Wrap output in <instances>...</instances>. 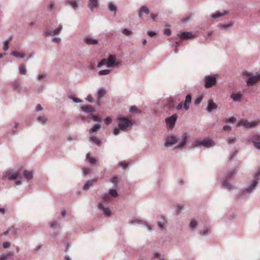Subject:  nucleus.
<instances>
[{
  "label": "nucleus",
  "mask_w": 260,
  "mask_h": 260,
  "mask_svg": "<svg viewBox=\"0 0 260 260\" xmlns=\"http://www.w3.org/2000/svg\"><path fill=\"white\" fill-rule=\"evenodd\" d=\"M191 95L190 94H187L185 97V100L184 103L182 102L179 103L177 106L176 109L180 110L182 109L183 106L184 109L187 111L189 109V105L191 102Z\"/></svg>",
  "instance_id": "obj_5"
},
{
  "label": "nucleus",
  "mask_w": 260,
  "mask_h": 260,
  "mask_svg": "<svg viewBox=\"0 0 260 260\" xmlns=\"http://www.w3.org/2000/svg\"><path fill=\"white\" fill-rule=\"evenodd\" d=\"M221 184L223 187L228 190H231L234 188L232 184L228 182V180L224 179V180L222 181Z\"/></svg>",
  "instance_id": "obj_23"
},
{
  "label": "nucleus",
  "mask_w": 260,
  "mask_h": 260,
  "mask_svg": "<svg viewBox=\"0 0 260 260\" xmlns=\"http://www.w3.org/2000/svg\"><path fill=\"white\" fill-rule=\"evenodd\" d=\"M97 181V178H94L91 180H88L83 186V189L84 190H87L91 186H92L93 183Z\"/></svg>",
  "instance_id": "obj_20"
},
{
  "label": "nucleus",
  "mask_w": 260,
  "mask_h": 260,
  "mask_svg": "<svg viewBox=\"0 0 260 260\" xmlns=\"http://www.w3.org/2000/svg\"><path fill=\"white\" fill-rule=\"evenodd\" d=\"M79 0H67L66 2L68 4L70 5L74 9L76 10L78 7L77 2Z\"/></svg>",
  "instance_id": "obj_24"
},
{
  "label": "nucleus",
  "mask_w": 260,
  "mask_h": 260,
  "mask_svg": "<svg viewBox=\"0 0 260 260\" xmlns=\"http://www.w3.org/2000/svg\"><path fill=\"white\" fill-rule=\"evenodd\" d=\"M217 77L218 75L216 74L205 77L204 79V81H205V87L206 88H209L214 86L216 82Z\"/></svg>",
  "instance_id": "obj_4"
},
{
  "label": "nucleus",
  "mask_w": 260,
  "mask_h": 260,
  "mask_svg": "<svg viewBox=\"0 0 260 260\" xmlns=\"http://www.w3.org/2000/svg\"><path fill=\"white\" fill-rule=\"evenodd\" d=\"M88 6L91 10H93L94 8L98 6V0H89Z\"/></svg>",
  "instance_id": "obj_29"
},
{
  "label": "nucleus",
  "mask_w": 260,
  "mask_h": 260,
  "mask_svg": "<svg viewBox=\"0 0 260 260\" xmlns=\"http://www.w3.org/2000/svg\"><path fill=\"white\" fill-rule=\"evenodd\" d=\"M110 181L113 183L116 184L118 181L117 178L116 177H114L110 179Z\"/></svg>",
  "instance_id": "obj_64"
},
{
  "label": "nucleus",
  "mask_w": 260,
  "mask_h": 260,
  "mask_svg": "<svg viewBox=\"0 0 260 260\" xmlns=\"http://www.w3.org/2000/svg\"><path fill=\"white\" fill-rule=\"evenodd\" d=\"M235 173H236L235 170H231V171L228 172L225 176L224 179L229 180V179H231L234 176Z\"/></svg>",
  "instance_id": "obj_33"
},
{
  "label": "nucleus",
  "mask_w": 260,
  "mask_h": 260,
  "mask_svg": "<svg viewBox=\"0 0 260 260\" xmlns=\"http://www.w3.org/2000/svg\"><path fill=\"white\" fill-rule=\"evenodd\" d=\"M183 210V207L181 205H177L176 208L175 212L176 215H179Z\"/></svg>",
  "instance_id": "obj_44"
},
{
  "label": "nucleus",
  "mask_w": 260,
  "mask_h": 260,
  "mask_svg": "<svg viewBox=\"0 0 260 260\" xmlns=\"http://www.w3.org/2000/svg\"><path fill=\"white\" fill-rule=\"evenodd\" d=\"M225 13V12H224L223 13L217 12L215 13L214 14H213L212 15V17L213 18H217L219 17H221L222 16L224 15Z\"/></svg>",
  "instance_id": "obj_41"
},
{
  "label": "nucleus",
  "mask_w": 260,
  "mask_h": 260,
  "mask_svg": "<svg viewBox=\"0 0 260 260\" xmlns=\"http://www.w3.org/2000/svg\"><path fill=\"white\" fill-rule=\"evenodd\" d=\"M38 122L42 124H45L47 122V118L45 115L40 116L37 118Z\"/></svg>",
  "instance_id": "obj_26"
},
{
  "label": "nucleus",
  "mask_w": 260,
  "mask_h": 260,
  "mask_svg": "<svg viewBox=\"0 0 260 260\" xmlns=\"http://www.w3.org/2000/svg\"><path fill=\"white\" fill-rule=\"evenodd\" d=\"M46 77V75L45 73H40L38 74L37 79L38 80H42L44 79Z\"/></svg>",
  "instance_id": "obj_55"
},
{
  "label": "nucleus",
  "mask_w": 260,
  "mask_h": 260,
  "mask_svg": "<svg viewBox=\"0 0 260 260\" xmlns=\"http://www.w3.org/2000/svg\"><path fill=\"white\" fill-rule=\"evenodd\" d=\"M85 42L88 45L96 44L98 41L95 40L90 38H86L84 39Z\"/></svg>",
  "instance_id": "obj_30"
},
{
  "label": "nucleus",
  "mask_w": 260,
  "mask_h": 260,
  "mask_svg": "<svg viewBox=\"0 0 260 260\" xmlns=\"http://www.w3.org/2000/svg\"><path fill=\"white\" fill-rule=\"evenodd\" d=\"M259 81H260V72L254 75L252 74L250 77L247 78L246 80V84L248 86L253 85Z\"/></svg>",
  "instance_id": "obj_7"
},
{
  "label": "nucleus",
  "mask_w": 260,
  "mask_h": 260,
  "mask_svg": "<svg viewBox=\"0 0 260 260\" xmlns=\"http://www.w3.org/2000/svg\"><path fill=\"white\" fill-rule=\"evenodd\" d=\"M8 258L13 257L14 255V252H9L8 253H5Z\"/></svg>",
  "instance_id": "obj_63"
},
{
  "label": "nucleus",
  "mask_w": 260,
  "mask_h": 260,
  "mask_svg": "<svg viewBox=\"0 0 260 260\" xmlns=\"http://www.w3.org/2000/svg\"><path fill=\"white\" fill-rule=\"evenodd\" d=\"M12 54L16 57L21 58L24 57L25 56V54L18 51H13L12 52Z\"/></svg>",
  "instance_id": "obj_35"
},
{
  "label": "nucleus",
  "mask_w": 260,
  "mask_h": 260,
  "mask_svg": "<svg viewBox=\"0 0 260 260\" xmlns=\"http://www.w3.org/2000/svg\"><path fill=\"white\" fill-rule=\"evenodd\" d=\"M59 226V224L57 221H53L50 224V228L56 229Z\"/></svg>",
  "instance_id": "obj_51"
},
{
  "label": "nucleus",
  "mask_w": 260,
  "mask_h": 260,
  "mask_svg": "<svg viewBox=\"0 0 260 260\" xmlns=\"http://www.w3.org/2000/svg\"><path fill=\"white\" fill-rule=\"evenodd\" d=\"M119 166L123 169H125L127 167V164L126 162L122 161L119 163Z\"/></svg>",
  "instance_id": "obj_59"
},
{
  "label": "nucleus",
  "mask_w": 260,
  "mask_h": 260,
  "mask_svg": "<svg viewBox=\"0 0 260 260\" xmlns=\"http://www.w3.org/2000/svg\"><path fill=\"white\" fill-rule=\"evenodd\" d=\"M19 70V73L22 75L25 74L26 72V70L25 68V66H20Z\"/></svg>",
  "instance_id": "obj_50"
},
{
  "label": "nucleus",
  "mask_w": 260,
  "mask_h": 260,
  "mask_svg": "<svg viewBox=\"0 0 260 260\" xmlns=\"http://www.w3.org/2000/svg\"><path fill=\"white\" fill-rule=\"evenodd\" d=\"M260 176V168L258 171L254 175V178L255 180H253L249 186L246 188L242 192V194H244L245 193H251L256 187L258 184V180H259V177Z\"/></svg>",
  "instance_id": "obj_3"
},
{
  "label": "nucleus",
  "mask_w": 260,
  "mask_h": 260,
  "mask_svg": "<svg viewBox=\"0 0 260 260\" xmlns=\"http://www.w3.org/2000/svg\"><path fill=\"white\" fill-rule=\"evenodd\" d=\"M178 36L182 39H187L192 38L193 36L191 32H184L178 35Z\"/></svg>",
  "instance_id": "obj_25"
},
{
  "label": "nucleus",
  "mask_w": 260,
  "mask_h": 260,
  "mask_svg": "<svg viewBox=\"0 0 260 260\" xmlns=\"http://www.w3.org/2000/svg\"><path fill=\"white\" fill-rule=\"evenodd\" d=\"M104 121L107 125H109L111 123L112 119L110 117H107L105 119Z\"/></svg>",
  "instance_id": "obj_60"
},
{
  "label": "nucleus",
  "mask_w": 260,
  "mask_h": 260,
  "mask_svg": "<svg viewBox=\"0 0 260 260\" xmlns=\"http://www.w3.org/2000/svg\"><path fill=\"white\" fill-rule=\"evenodd\" d=\"M195 146H203L206 148H210L215 145L214 141L209 138H205L202 140L196 141Z\"/></svg>",
  "instance_id": "obj_2"
},
{
  "label": "nucleus",
  "mask_w": 260,
  "mask_h": 260,
  "mask_svg": "<svg viewBox=\"0 0 260 260\" xmlns=\"http://www.w3.org/2000/svg\"><path fill=\"white\" fill-rule=\"evenodd\" d=\"M2 245L4 248H8L11 246V243L9 242H4Z\"/></svg>",
  "instance_id": "obj_57"
},
{
  "label": "nucleus",
  "mask_w": 260,
  "mask_h": 260,
  "mask_svg": "<svg viewBox=\"0 0 260 260\" xmlns=\"http://www.w3.org/2000/svg\"><path fill=\"white\" fill-rule=\"evenodd\" d=\"M157 224L158 226L159 230H162L164 228L165 223L164 222L158 221Z\"/></svg>",
  "instance_id": "obj_56"
},
{
  "label": "nucleus",
  "mask_w": 260,
  "mask_h": 260,
  "mask_svg": "<svg viewBox=\"0 0 260 260\" xmlns=\"http://www.w3.org/2000/svg\"><path fill=\"white\" fill-rule=\"evenodd\" d=\"M242 96L240 92L233 93L231 95V99L235 102L241 101Z\"/></svg>",
  "instance_id": "obj_19"
},
{
  "label": "nucleus",
  "mask_w": 260,
  "mask_h": 260,
  "mask_svg": "<svg viewBox=\"0 0 260 260\" xmlns=\"http://www.w3.org/2000/svg\"><path fill=\"white\" fill-rule=\"evenodd\" d=\"M111 198L109 194H104L103 195L102 200L101 201L100 203H102L105 202H108L110 200Z\"/></svg>",
  "instance_id": "obj_39"
},
{
  "label": "nucleus",
  "mask_w": 260,
  "mask_h": 260,
  "mask_svg": "<svg viewBox=\"0 0 260 260\" xmlns=\"http://www.w3.org/2000/svg\"><path fill=\"white\" fill-rule=\"evenodd\" d=\"M253 145L256 149L260 150V141L256 143H254Z\"/></svg>",
  "instance_id": "obj_62"
},
{
  "label": "nucleus",
  "mask_w": 260,
  "mask_h": 260,
  "mask_svg": "<svg viewBox=\"0 0 260 260\" xmlns=\"http://www.w3.org/2000/svg\"><path fill=\"white\" fill-rule=\"evenodd\" d=\"M106 94V90L104 88H100L98 92V98L99 99L103 98Z\"/></svg>",
  "instance_id": "obj_34"
},
{
  "label": "nucleus",
  "mask_w": 260,
  "mask_h": 260,
  "mask_svg": "<svg viewBox=\"0 0 260 260\" xmlns=\"http://www.w3.org/2000/svg\"><path fill=\"white\" fill-rule=\"evenodd\" d=\"M108 69L99 71L98 75L99 76H103L109 74L116 66H107Z\"/></svg>",
  "instance_id": "obj_17"
},
{
  "label": "nucleus",
  "mask_w": 260,
  "mask_h": 260,
  "mask_svg": "<svg viewBox=\"0 0 260 260\" xmlns=\"http://www.w3.org/2000/svg\"><path fill=\"white\" fill-rule=\"evenodd\" d=\"M259 121L254 120L253 121L249 122L248 121H242L239 122V124L243 125L247 128L255 127L258 124Z\"/></svg>",
  "instance_id": "obj_9"
},
{
  "label": "nucleus",
  "mask_w": 260,
  "mask_h": 260,
  "mask_svg": "<svg viewBox=\"0 0 260 260\" xmlns=\"http://www.w3.org/2000/svg\"><path fill=\"white\" fill-rule=\"evenodd\" d=\"M82 171H83V174L84 176L88 175L90 172V170L87 168H84V169H83Z\"/></svg>",
  "instance_id": "obj_58"
},
{
  "label": "nucleus",
  "mask_w": 260,
  "mask_h": 260,
  "mask_svg": "<svg viewBox=\"0 0 260 260\" xmlns=\"http://www.w3.org/2000/svg\"><path fill=\"white\" fill-rule=\"evenodd\" d=\"M179 139L176 136H172L170 137H168L166 139L165 146L168 147L170 145H173L179 141Z\"/></svg>",
  "instance_id": "obj_10"
},
{
  "label": "nucleus",
  "mask_w": 260,
  "mask_h": 260,
  "mask_svg": "<svg viewBox=\"0 0 260 260\" xmlns=\"http://www.w3.org/2000/svg\"><path fill=\"white\" fill-rule=\"evenodd\" d=\"M24 177L28 181L31 180L33 178V171L24 170L23 173Z\"/></svg>",
  "instance_id": "obj_21"
},
{
  "label": "nucleus",
  "mask_w": 260,
  "mask_h": 260,
  "mask_svg": "<svg viewBox=\"0 0 260 260\" xmlns=\"http://www.w3.org/2000/svg\"><path fill=\"white\" fill-rule=\"evenodd\" d=\"M116 61V56L114 55H110L108 59H103L99 62L98 65H115Z\"/></svg>",
  "instance_id": "obj_6"
},
{
  "label": "nucleus",
  "mask_w": 260,
  "mask_h": 260,
  "mask_svg": "<svg viewBox=\"0 0 260 260\" xmlns=\"http://www.w3.org/2000/svg\"><path fill=\"white\" fill-rule=\"evenodd\" d=\"M69 98L71 100H73V101L75 102V103H78L81 102V100L79 99H78L77 98H76V97H74L73 96H72V95L70 96Z\"/></svg>",
  "instance_id": "obj_54"
},
{
  "label": "nucleus",
  "mask_w": 260,
  "mask_h": 260,
  "mask_svg": "<svg viewBox=\"0 0 260 260\" xmlns=\"http://www.w3.org/2000/svg\"><path fill=\"white\" fill-rule=\"evenodd\" d=\"M86 159L90 164H95L96 162V159H95L94 158L90 157V155L89 154H87L86 155Z\"/></svg>",
  "instance_id": "obj_40"
},
{
  "label": "nucleus",
  "mask_w": 260,
  "mask_h": 260,
  "mask_svg": "<svg viewBox=\"0 0 260 260\" xmlns=\"http://www.w3.org/2000/svg\"><path fill=\"white\" fill-rule=\"evenodd\" d=\"M181 142L177 146V148L179 149H182L186 145L188 138V135L186 133H184L181 135Z\"/></svg>",
  "instance_id": "obj_14"
},
{
  "label": "nucleus",
  "mask_w": 260,
  "mask_h": 260,
  "mask_svg": "<svg viewBox=\"0 0 260 260\" xmlns=\"http://www.w3.org/2000/svg\"><path fill=\"white\" fill-rule=\"evenodd\" d=\"M101 128V125L100 123H97L89 129V132L90 134H92L94 132L100 130Z\"/></svg>",
  "instance_id": "obj_28"
},
{
  "label": "nucleus",
  "mask_w": 260,
  "mask_h": 260,
  "mask_svg": "<svg viewBox=\"0 0 260 260\" xmlns=\"http://www.w3.org/2000/svg\"><path fill=\"white\" fill-rule=\"evenodd\" d=\"M94 110V108L91 105H86L81 107L82 112H87L90 114H92Z\"/></svg>",
  "instance_id": "obj_22"
},
{
  "label": "nucleus",
  "mask_w": 260,
  "mask_h": 260,
  "mask_svg": "<svg viewBox=\"0 0 260 260\" xmlns=\"http://www.w3.org/2000/svg\"><path fill=\"white\" fill-rule=\"evenodd\" d=\"M122 33L126 36H129L132 34V32L131 30L126 28L123 29Z\"/></svg>",
  "instance_id": "obj_53"
},
{
  "label": "nucleus",
  "mask_w": 260,
  "mask_h": 260,
  "mask_svg": "<svg viewBox=\"0 0 260 260\" xmlns=\"http://www.w3.org/2000/svg\"><path fill=\"white\" fill-rule=\"evenodd\" d=\"M10 233H11L13 235H15L16 233V230L14 226H12L9 228L7 231L3 233L1 235L6 236L8 235Z\"/></svg>",
  "instance_id": "obj_27"
},
{
  "label": "nucleus",
  "mask_w": 260,
  "mask_h": 260,
  "mask_svg": "<svg viewBox=\"0 0 260 260\" xmlns=\"http://www.w3.org/2000/svg\"><path fill=\"white\" fill-rule=\"evenodd\" d=\"M217 108V105L213 100H210L208 101V106L206 109L207 112L210 113L213 110H216Z\"/></svg>",
  "instance_id": "obj_13"
},
{
  "label": "nucleus",
  "mask_w": 260,
  "mask_h": 260,
  "mask_svg": "<svg viewBox=\"0 0 260 260\" xmlns=\"http://www.w3.org/2000/svg\"><path fill=\"white\" fill-rule=\"evenodd\" d=\"M89 141L98 145H99L101 143V140H100L98 138L94 136H91L89 138Z\"/></svg>",
  "instance_id": "obj_31"
},
{
  "label": "nucleus",
  "mask_w": 260,
  "mask_h": 260,
  "mask_svg": "<svg viewBox=\"0 0 260 260\" xmlns=\"http://www.w3.org/2000/svg\"><path fill=\"white\" fill-rule=\"evenodd\" d=\"M149 12V9L146 6H142L141 7L140 11L139 12V16L140 17H142V14L143 13L148 14Z\"/></svg>",
  "instance_id": "obj_32"
},
{
  "label": "nucleus",
  "mask_w": 260,
  "mask_h": 260,
  "mask_svg": "<svg viewBox=\"0 0 260 260\" xmlns=\"http://www.w3.org/2000/svg\"><path fill=\"white\" fill-rule=\"evenodd\" d=\"M5 176L8 180H13L19 178V172L15 171L13 173L11 171H9L6 173Z\"/></svg>",
  "instance_id": "obj_11"
},
{
  "label": "nucleus",
  "mask_w": 260,
  "mask_h": 260,
  "mask_svg": "<svg viewBox=\"0 0 260 260\" xmlns=\"http://www.w3.org/2000/svg\"><path fill=\"white\" fill-rule=\"evenodd\" d=\"M109 8L110 11H116V6L112 4V3H110L109 4Z\"/></svg>",
  "instance_id": "obj_49"
},
{
  "label": "nucleus",
  "mask_w": 260,
  "mask_h": 260,
  "mask_svg": "<svg viewBox=\"0 0 260 260\" xmlns=\"http://www.w3.org/2000/svg\"><path fill=\"white\" fill-rule=\"evenodd\" d=\"M236 139L235 137H230L227 139L228 143L229 144H232L235 143Z\"/></svg>",
  "instance_id": "obj_47"
},
{
  "label": "nucleus",
  "mask_w": 260,
  "mask_h": 260,
  "mask_svg": "<svg viewBox=\"0 0 260 260\" xmlns=\"http://www.w3.org/2000/svg\"><path fill=\"white\" fill-rule=\"evenodd\" d=\"M13 88L14 90L19 91L20 89V84L18 81H15L13 83Z\"/></svg>",
  "instance_id": "obj_37"
},
{
  "label": "nucleus",
  "mask_w": 260,
  "mask_h": 260,
  "mask_svg": "<svg viewBox=\"0 0 260 260\" xmlns=\"http://www.w3.org/2000/svg\"><path fill=\"white\" fill-rule=\"evenodd\" d=\"M61 29H62V25H59L58 26V27L56 29L54 30L53 31H51V30L47 31L46 32V35L53 36L58 34L60 32Z\"/></svg>",
  "instance_id": "obj_18"
},
{
  "label": "nucleus",
  "mask_w": 260,
  "mask_h": 260,
  "mask_svg": "<svg viewBox=\"0 0 260 260\" xmlns=\"http://www.w3.org/2000/svg\"><path fill=\"white\" fill-rule=\"evenodd\" d=\"M99 209L103 211L104 214L106 216H110L111 215V212L108 207H105L102 203H100L98 205Z\"/></svg>",
  "instance_id": "obj_16"
},
{
  "label": "nucleus",
  "mask_w": 260,
  "mask_h": 260,
  "mask_svg": "<svg viewBox=\"0 0 260 260\" xmlns=\"http://www.w3.org/2000/svg\"><path fill=\"white\" fill-rule=\"evenodd\" d=\"M177 117V115L176 114H174L171 116L166 118L165 121L168 126H169L170 128L174 127Z\"/></svg>",
  "instance_id": "obj_8"
},
{
  "label": "nucleus",
  "mask_w": 260,
  "mask_h": 260,
  "mask_svg": "<svg viewBox=\"0 0 260 260\" xmlns=\"http://www.w3.org/2000/svg\"><path fill=\"white\" fill-rule=\"evenodd\" d=\"M203 98L204 95H201L196 99V100L194 102V104L196 106H199L201 103Z\"/></svg>",
  "instance_id": "obj_38"
},
{
  "label": "nucleus",
  "mask_w": 260,
  "mask_h": 260,
  "mask_svg": "<svg viewBox=\"0 0 260 260\" xmlns=\"http://www.w3.org/2000/svg\"><path fill=\"white\" fill-rule=\"evenodd\" d=\"M246 140L248 142H252L254 145V143H256L258 141H260V135L258 134H255L252 136L246 138Z\"/></svg>",
  "instance_id": "obj_15"
},
{
  "label": "nucleus",
  "mask_w": 260,
  "mask_h": 260,
  "mask_svg": "<svg viewBox=\"0 0 260 260\" xmlns=\"http://www.w3.org/2000/svg\"><path fill=\"white\" fill-rule=\"evenodd\" d=\"M90 117L91 119H92L94 121L100 122L101 120L100 117L92 114H90Z\"/></svg>",
  "instance_id": "obj_45"
},
{
  "label": "nucleus",
  "mask_w": 260,
  "mask_h": 260,
  "mask_svg": "<svg viewBox=\"0 0 260 260\" xmlns=\"http://www.w3.org/2000/svg\"><path fill=\"white\" fill-rule=\"evenodd\" d=\"M11 38H10L8 40H7L5 42L4 45V50L5 51H6L8 49L9 44V42L11 41Z\"/></svg>",
  "instance_id": "obj_46"
},
{
  "label": "nucleus",
  "mask_w": 260,
  "mask_h": 260,
  "mask_svg": "<svg viewBox=\"0 0 260 260\" xmlns=\"http://www.w3.org/2000/svg\"><path fill=\"white\" fill-rule=\"evenodd\" d=\"M210 233V229L208 228H205L203 229V232L202 233V235L206 236L207 235Z\"/></svg>",
  "instance_id": "obj_52"
},
{
  "label": "nucleus",
  "mask_w": 260,
  "mask_h": 260,
  "mask_svg": "<svg viewBox=\"0 0 260 260\" xmlns=\"http://www.w3.org/2000/svg\"><path fill=\"white\" fill-rule=\"evenodd\" d=\"M8 257L5 253H3L0 255V260H8Z\"/></svg>",
  "instance_id": "obj_61"
},
{
  "label": "nucleus",
  "mask_w": 260,
  "mask_h": 260,
  "mask_svg": "<svg viewBox=\"0 0 260 260\" xmlns=\"http://www.w3.org/2000/svg\"><path fill=\"white\" fill-rule=\"evenodd\" d=\"M197 225H198L197 221L195 219H192L191 220V221L190 222L189 226L191 229H194V228H196Z\"/></svg>",
  "instance_id": "obj_42"
},
{
  "label": "nucleus",
  "mask_w": 260,
  "mask_h": 260,
  "mask_svg": "<svg viewBox=\"0 0 260 260\" xmlns=\"http://www.w3.org/2000/svg\"><path fill=\"white\" fill-rule=\"evenodd\" d=\"M241 75L243 77L246 76L247 78H248L249 77H250L252 75V74L251 72L249 71H243L241 73Z\"/></svg>",
  "instance_id": "obj_43"
},
{
  "label": "nucleus",
  "mask_w": 260,
  "mask_h": 260,
  "mask_svg": "<svg viewBox=\"0 0 260 260\" xmlns=\"http://www.w3.org/2000/svg\"><path fill=\"white\" fill-rule=\"evenodd\" d=\"M129 111L132 113H136L138 112V110L136 106H133L129 109Z\"/></svg>",
  "instance_id": "obj_48"
},
{
  "label": "nucleus",
  "mask_w": 260,
  "mask_h": 260,
  "mask_svg": "<svg viewBox=\"0 0 260 260\" xmlns=\"http://www.w3.org/2000/svg\"><path fill=\"white\" fill-rule=\"evenodd\" d=\"M109 195L110 197L116 198L118 196V193L115 189H111L109 190Z\"/></svg>",
  "instance_id": "obj_36"
},
{
  "label": "nucleus",
  "mask_w": 260,
  "mask_h": 260,
  "mask_svg": "<svg viewBox=\"0 0 260 260\" xmlns=\"http://www.w3.org/2000/svg\"><path fill=\"white\" fill-rule=\"evenodd\" d=\"M131 223L134 224L135 223H138L139 224H142L145 226L148 231H151L152 230V228L150 225L149 223L146 221L141 220V219H133L131 221Z\"/></svg>",
  "instance_id": "obj_12"
},
{
  "label": "nucleus",
  "mask_w": 260,
  "mask_h": 260,
  "mask_svg": "<svg viewBox=\"0 0 260 260\" xmlns=\"http://www.w3.org/2000/svg\"><path fill=\"white\" fill-rule=\"evenodd\" d=\"M116 120L119 123L118 126L113 129V133L114 135H119L120 131H125L129 127L133 125L131 120L125 117H118Z\"/></svg>",
  "instance_id": "obj_1"
}]
</instances>
